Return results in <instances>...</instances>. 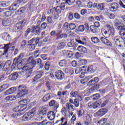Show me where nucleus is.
Wrapping results in <instances>:
<instances>
[{
	"label": "nucleus",
	"mask_w": 125,
	"mask_h": 125,
	"mask_svg": "<svg viewBox=\"0 0 125 125\" xmlns=\"http://www.w3.org/2000/svg\"><path fill=\"white\" fill-rule=\"evenodd\" d=\"M114 44H115V46H116L117 47H122V46H123L122 45V43H121V41H120L119 39H117L116 37H115L114 39Z\"/></svg>",
	"instance_id": "nucleus-29"
},
{
	"label": "nucleus",
	"mask_w": 125,
	"mask_h": 125,
	"mask_svg": "<svg viewBox=\"0 0 125 125\" xmlns=\"http://www.w3.org/2000/svg\"><path fill=\"white\" fill-rule=\"evenodd\" d=\"M66 109H67L68 111H70V109H71L72 111H74V105L71 104L70 103H67L66 104Z\"/></svg>",
	"instance_id": "nucleus-33"
},
{
	"label": "nucleus",
	"mask_w": 125,
	"mask_h": 125,
	"mask_svg": "<svg viewBox=\"0 0 125 125\" xmlns=\"http://www.w3.org/2000/svg\"><path fill=\"white\" fill-rule=\"evenodd\" d=\"M56 102V101H55V100H52L49 103V106L50 107H52V106H54V110H57V108L59 107V104H57Z\"/></svg>",
	"instance_id": "nucleus-20"
},
{
	"label": "nucleus",
	"mask_w": 125,
	"mask_h": 125,
	"mask_svg": "<svg viewBox=\"0 0 125 125\" xmlns=\"http://www.w3.org/2000/svg\"><path fill=\"white\" fill-rule=\"evenodd\" d=\"M107 15L110 19H114L115 18V15L114 14L107 13Z\"/></svg>",
	"instance_id": "nucleus-59"
},
{
	"label": "nucleus",
	"mask_w": 125,
	"mask_h": 125,
	"mask_svg": "<svg viewBox=\"0 0 125 125\" xmlns=\"http://www.w3.org/2000/svg\"><path fill=\"white\" fill-rule=\"evenodd\" d=\"M91 40L93 43H99L100 42V40L96 37H92L91 38Z\"/></svg>",
	"instance_id": "nucleus-36"
},
{
	"label": "nucleus",
	"mask_w": 125,
	"mask_h": 125,
	"mask_svg": "<svg viewBox=\"0 0 125 125\" xmlns=\"http://www.w3.org/2000/svg\"><path fill=\"white\" fill-rule=\"evenodd\" d=\"M18 6L19 5L16 3H13L11 6L10 7L9 10L11 11H15L17 10V8H18Z\"/></svg>",
	"instance_id": "nucleus-35"
},
{
	"label": "nucleus",
	"mask_w": 125,
	"mask_h": 125,
	"mask_svg": "<svg viewBox=\"0 0 125 125\" xmlns=\"http://www.w3.org/2000/svg\"><path fill=\"white\" fill-rule=\"evenodd\" d=\"M11 14H12V12L11 11H6L3 13L4 16H6V17H9L11 16Z\"/></svg>",
	"instance_id": "nucleus-52"
},
{
	"label": "nucleus",
	"mask_w": 125,
	"mask_h": 125,
	"mask_svg": "<svg viewBox=\"0 0 125 125\" xmlns=\"http://www.w3.org/2000/svg\"><path fill=\"white\" fill-rule=\"evenodd\" d=\"M11 65V61H10V60H8L6 62L3 67V70H5V71H7V73L9 72L8 74H10V73H11V71L9 70Z\"/></svg>",
	"instance_id": "nucleus-12"
},
{
	"label": "nucleus",
	"mask_w": 125,
	"mask_h": 125,
	"mask_svg": "<svg viewBox=\"0 0 125 125\" xmlns=\"http://www.w3.org/2000/svg\"><path fill=\"white\" fill-rule=\"evenodd\" d=\"M83 71V69L81 67L77 68L75 70V74H80L81 72Z\"/></svg>",
	"instance_id": "nucleus-60"
},
{
	"label": "nucleus",
	"mask_w": 125,
	"mask_h": 125,
	"mask_svg": "<svg viewBox=\"0 0 125 125\" xmlns=\"http://www.w3.org/2000/svg\"><path fill=\"white\" fill-rule=\"evenodd\" d=\"M65 3L66 5H72L75 3V0H65Z\"/></svg>",
	"instance_id": "nucleus-44"
},
{
	"label": "nucleus",
	"mask_w": 125,
	"mask_h": 125,
	"mask_svg": "<svg viewBox=\"0 0 125 125\" xmlns=\"http://www.w3.org/2000/svg\"><path fill=\"white\" fill-rule=\"evenodd\" d=\"M16 90V88L15 87H12L7 90L4 93V95H9L13 93Z\"/></svg>",
	"instance_id": "nucleus-21"
},
{
	"label": "nucleus",
	"mask_w": 125,
	"mask_h": 125,
	"mask_svg": "<svg viewBox=\"0 0 125 125\" xmlns=\"http://www.w3.org/2000/svg\"><path fill=\"white\" fill-rule=\"evenodd\" d=\"M35 120L38 121H42L43 120V117L41 115H37L36 117H35Z\"/></svg>",
	"instance_id": "nucleus-55"
},
{
	"label": "nucleus",
	"mask_w": 125,
	"mask_h": 125,
	"mask_svg": "<svg viewBox=\"0 0 125 125\" xmlns=\"http://www.w3.org/2000/svg\"><path fill=\"white\" fill-rule=\"evenodd\" d=\"M10 3V2H6L5 1H3L2 3V7H6V6H8Z\"/></svg>",
	"instance_id": "nucleus-53"
},
{
	"label": "nucleus",
	"mask_w": 125,
	"mask_h": 125,
	"mask_svg": "<svg viewBox=\"0 0 125 125\" xmlns=\"http://www.w3.org/2000/svg\"><path fill=\"white\" fill-rule=\"evenodd\" d=\"M111 6L109 8L110 11L112 12H115L118 10L119 8V4L117 3H112L111 4Z\"/></svg>",
	"instance_id": "nucleus-17"
},
{
	"label": "nucleus",
	"mask_w": 125,
	"mask_h": 125,
	"mask_svg": "<svg viewBox=\"0 0 125 125\" xmlns=\"http://www.w3.org/2000/svg\"><path fill=\"white\" fill-rule=\"evenodd\" d=\"M2 25L4 26V27H7V26H9V25H10V20L7 19L2 21Z\"/></svg>",
	"instance_id": "nucleus-32"
},
{
	"label": "nucleus",
	"mask_w": 125,
	"mask_h": 125,
	"mask_svg": "<svg viewBox=\"0 0 125 125\" xmlns=\"http://www.w3.org/2000/svg\"><path fill=\"white\" fill-rule=\"evenodd\" d=\"M98 82H99V78H98V77H95L88 82V84L89 85H94V84L97 83Z\"/></svg>",
	"instance_id": "nucleus-26"
},
{
	"label": "nucleus",
	"mask_w": 125,
	"mask_h": 125,
	"mask_svg": "<svg viewBox=\"0 0 125 125\" xmlns=\"http://www.w3.org/2000/svg\"><path fill=\"white\" fill-rule=\"evenodd\" d=\"M18 90L19 91L15 96H10V101H13L16 98H20V97H24L27 93H28V88L25 85H20L18 87Z\"/></svg>",
	"instance_id": "nucleus-2"
},
{
	"label": "nucleus",
	"mask_w": 125,
	"mask_h": 125,
	"mask_svg": "<svg viewBox=\"0 0 125 125\" xmlns=\"http://www.w3.org/2000/svg\"><path fill=\"white\" fill-rule=\"evenodd\" d=\"M77 115L78 117H82L83 115V111L79 110L78 111Z\"/></svg>",
	"instance_id": "nucleus-64"
},
{
	"label": "nucleus",
	"mask_w": 125,
	"mask_h": 125,
	"mask_svg": "<svg viewBox=\"0 0 125 125\" xmlns=\"http://www.w3.org/2000/svg\"><path fill=\"white\" fill-rule=\"evenodd\" d=\"M91 97L93 101H95V100H97V99H99V98H100V94H96L93 95L91 96Z\"/></svg>",
	"instance_id": "nucleus-42"
},
{
	"label": "nucleus",
	"mask_w": 125,
	"mask_h": 125,
	"mask_svg": "<svg viewBox=\"0 0 125 125\" xmlns=\"http://www.w3.org/2000/svg\"><path fill=\"white\" fill-rule=\"evenodd\" d=\"M66 64H67V61L65 60H62L59 62V65L61 67H65Z\"/></svg>",
	"instance_id": "nucleus-46"
},
{
	"label": "nucleus",
	"mask_w": 125,
	"mask_h": 125,
	"mask_svg": "<svg viewBox=\"0 0 125 125\" xmlns=\"http://www.w3.org/2000/svg\"><path fill=\"white\" fill-rule=\"evenodd\" d=\"M40 124L42 125H51L50 122H48L44 123V121H42V122H40Z\"/></svg>",
	"instance_id": "nucleus-61"
},
{
	"label": "nucleus",
	"mask_w": 125,
	"mask_h": 125,
	"mask_svg": "<svg viewBox=\"0 0 125 125\" xmlns=\"http://www.w3.org/2000/svg\"><path fill=\"white\" fill-rule=\"evenodd\" d=\"M90 29L94 34H97V33H98V29H97L94 25H91L90 26Z\"/></svg>",
	"instance_id": "nucleus-38"
},
{
	"label": "nucleus",
	"mask_w": 125,
	"mask_h": 125,
	"mask_svg": "<svg viewBox=\"0 0 125 125\" xmlns=\"http://www.w3.org/2000/svg\"><path fill=\"white\" fill-rule=\"evenodd\" d=\"M102 103L101 100H99L94 103L90 102L87 103V106L89 109H97L101 105Z\"/></svg>",
	"instance_id": "nucleus-6"
},
{
	"label": "nucleus",
	"mask_w": 125,
	"mask_h": 125,
	"mask_svg": "<svg viewBox=\"0 0 125 125\" xmlns=\"http://www.w3.org/2000/svg\"><path fill=\"white\" fill-rule=\"evenodd\" d=\"M17 67L18 69H19V70L22 69V70H23V67H22V62L21 61H19L18 63L16 62L15 67Z\"/></svg>",
	"instance_id": "nucleus-45"
},
{
	"label": "nucleus",
	"mask_w": 125,
	"mask_h": 125,
	"mask_svg": "<svg viewBox=\"0 0 125 125\" xmlns=\"http://www.w3.org/2000/svg\"><path fill=\"white\" fill-rule=\"evenodd\" d=\"M44 74V72L42 70L37 71L36 75L34 77V82H37V81L39 80V79H41L42 76H43Z\"/></svg>",
	"instance_id": "nucleus-16"
},
{
	"label": "nucleus",
	"mask_w": 125,
	"mask_h": 125,
	"mask_svg": "<svg viewBox=\"0 0 125 125\" xmlns=\"http://www.w3.org/2000/svg\"><path fill=\"white\" fill-rule=\"evenodd\" d=\"M52 95L50 94H47L45 95L43 97V98L42 99V101H43V102H46V101H48V100H49L50 98H52Z\"/></svg>",
	"instance_id": "nucleus-28"
},
{
	"label": "nucleus",
	"mask_w": 125,
	"mask_h": 125,
	"mask_svg": "<svg viewBox=\"0 0 125 125\" xmlns=\"http://www.w3.org/2000/svg\"><path fill=\"white\" fill-rule=\"evenodd\" d=\"M69 29L70 31L71 30H75L76 29V24L73 23H70L69 24Z\"/></svg>",
	"instance_id": "nucleus-49"
},
{
	"label": "nucleus",
	"mask_w": 125,
	"mask_h": 125,
	"mask_svg": "<svg viewBox=\"0 0 125 125\" xmlns=\"http://www.w3.org/2000/svg\"><path fill=\"white\" fill-rule=\"evenodd\" d=\"M47 25V24H46V22L42 23V24L41 25V29L42 30H44V29H45V28H46Z\"/></svg>",
	"instance_id": "nucleus-62"
},
{
	"label": "nucleus",
	"mask_w": 125,
	"mask_h": 125,
	"mask_svg": "<svg viewBox=\"0 0 125 125\" xmlns=\"http://www.w3.org/2000/svg\"><path fill=\"white\" fill-rule=\"evenodd\" d=\"M64 46H65V43L64 42L59 43L57 46L58 50L62 49V48H64Z\"/></svg>",
	"instance_id": "nucleus-48"
},
{
	"label": "nucleus",
	"mask_w": 125,
	"mask_h": 125,
	"mask_svg": "<svg viewBox=\"0 0 125 125\" xmlns=\"http://www.w3.org/2000/svg\"><path fill=\"white\" fill-rule=\"evenodd\" d=\"M40 40L41 38H33L28 42V43H29V48H30L31 51L35 50V48H36V45L39 44Z\"/></svg>",
	"instance_id": "nucleus-5"
},
{
	"label": "nucleus",
	"mask_w": 125,
	"mask_h": 125,
	"mask_svg": "<svg viewBox=\"0 0 125 125\" xmlns=\"http://www.w3.org/2000/svg\"><path fill=\"white\" fill-rule=\"evenodd\" d=\"M8 88V84H5L0 86V92L1 91H3V90H5V89H7Z\"/></svg>",
	"instance_id": "nucleus-43"
},
{
	"label": "nucleus",
	"mask_w": 125,
	"mask_h": 125,
	"mask_svg": "<svg viewBox=\"0 0 125 125\" xmlns=\"http://www.w3.org/2000/svg\"><path fill=\"white\" fill-rule=\"evenodd\" d=\"M75 41L76 42H78V43H80V44H83V45H84V44H86V42H86V39L84 38H83L82 39V41L80 39V36H77V38L75 40Z\"/></svg>",
	"instance_id": "nucleus-19"
},
{
	"label": "nucleus",
	"mask_w": 125,
	"mask_h": 125,
	"mask_svg": "<svg viewBox=\"0 0 125 125\" xmlns=\"http://www.w3.org/2000/svg\"><path fill=\"white\" fill-rule=\"evenodd\" d=\"M60 121L61 122V123L59 125H67L68 123V120L67 119L62 117L61 119V120H60Z\"/></svg>",
	"instance_id": "nucleus-34"
},
{
	"label": "nucleus",
	"mask_w": 125,
	"mask_h": 125,
	"mask_svg": "<svg viewBox=\"0 0 125 125\" xmlns=\"http://www.w3.org/2000/svg\"><path fill=\"white\" fill-rule=\"evenodd\" d=\"M47 117L50 121H53L55 118V113L52 111H49L47 113Z\"/></svg>",
	"instance_id": "nucleus-22"
},
{
	"label": "nucleus",
	"mask_w": 125,
	"mask_h": 125,
	"mask_svg": "<svg viewBox=\"0 0 125 125\" xmlns=\"http://www.w3.org/2000/svg\"><path fill=\"white\" fill-rule=\"evenodd\" d=\"M70 97H76L79 96V92L78 91L71 92L70 93Z\"/></svg>",
	"instance_id": "nucleus-47"
},
{
	"label": "nucleus",
	"mask_w": 125,
	"mask_h": 125,
	"mask_svg": "<svg viewBox=\"0 0 125 125\" xmlns=\"http://www.w3.org/2000/svg\"><path fill=\"white\" fill-rule=\"evenodd\" d=\"M1 37L2 40L6 41V42H9V41H11V36L7 33H2L1 34Z\"/></svg>",
	"instance_id": "nucleus-15"
},
{
	"label": "nucleus",
	"mask_w": 125,
	"mask_h": 125,
	"mask_svg": "<svg viewBox=\"0 0 125 125\" xmlns=\"http://www.w3.org/2000/svg\"><path fill=\"white\" fill-rule=\"evenodd\" d=\"M24 57V54L21 53L18 57V58H15L13 62V64L11 67V69L13 70L15 68V66L16 65V63H18L19 61H21V59Z\"/></svg>",
	"instance_id": "nucleus-8"
},
{
	"label": "nucleus",
	"mask_w": 125,
	"mask_h": 125,
	"mask_svg": "<svg viewBox=\"0 0 125 125\" xmlns=\"http://www.w3.org/2000/svg\"><path fill=\"white\" fill-rule=\"evenodd\" d=\"M55 76L57 80L61 81V80H63L64 78V73H63L62 71L60 70H57L55 73Z\"/></svg>",
	"instance_id": "nucleus-11"
},
{
	"label": "nucleus",
	"mask_w": 125,
	"mask_h": 125,
	"mask_svg": "<svg viewBox=\"0 0 125 125\" xmlns=\"http://www.w3.org/2000/svg\"><path fill=\"white\" fill-rule=\"evenodd\" d=\"M114 22L115 26L117 30H118V27L121 26V25H120L121 24V21H120V20H119V19H116L114 21Z\"/></svg>",
	"instance_id": "nucleus-41"
},
{
	"label": "nucleus",
	"mask_w": 125,
	"mask_h": 125,
	"mask_svg": "<svg viewBox=\"0 0 125 125\" xmlns=\"http://www.w3.org/2000/svg\"><path fill=\"white\" fill-rule=\"evenodd\" d=\"M95 7H97L98 9H100V10H104V7H105V5H104V3H100L98 4L97 3H95L94 5V8H95Z\"/></svg>",
	"instance_id": "nucleus-27"
},
{
	"label": "nucleus",
	"mask_w": 125,
	"mask_h": 125,
	"mask_svg": "<svg viewBox=\"0 0 125 125\" xmlns=\"http://www.w3.org/2000/svg\"><path fill=\"white\" fill-rule=\"evenodd\" d=\"M35 115V111L31 110L28 112L25 113L22 117V122H27V121H30Z\"/></svg>",
	"instance_id": "nucleus-7"
},
{
	"label": "nucleus",
	"mask_w": 125,
	"mask_h": 125,
	"mask_svg": "<svg viewBox=\"0 0 125 125\" xmlns=\"http://www.w3.org/2000/svg\"><path fill=\"white\" fill-rule=\"evenodd\" d=\"M23 21H21L19 23L16 24V26L15 27V32H18V31H20V30H22V28H23Z\"/></svg>",
	"instance_id": "nucleus-18"
},
{
	"label": "nucleus",
	"mask_w": 125,
	"mask_h": 125,
	"mask_svg": "<svg viewBox=\"0 0 125 125\" xmlns=\"http://www.w3.org/2000/svg\"><path fill=\"white\" fill-rule=\"evenodd\" d=\"M27 109V105L23 104L22 105H19L16 107H15L13 109L14 112H16L17 115L18 117H20V116H22L23 114H24V110Z\"/></svg>",
	"instance_id": "nucleus-4"
},
{
	"label": "nucleus",
	"mask_w": 125,
	"mask_h": 125,
	"mask_svg": "<svg viewBox=\"0 0 125 125\" xmlns=\"http://www.w3.org/2000/svg\"><path fill=\"white\" fill-rule=\"evenodd\" d=\"M108 112V109L105 108L99 109L97 112L94 113L95 117H103Z\"/></svg>",
	"instance_id": "nucleus-9"
},
{
	"label": "nucleus",
	"mask_w": 125,
	"mask_h": 125,
	"mask_svg": "<svg viewBox=\"0 0 125 125\" xmlns=\"http://www.w3.org/2000/svg\"><path fill=\"white\" fill-rule=\"evenodd\" d=\"M104 29H102L101 30L102 34L104 38L103 37H101L100 41L103 43L105 44V45L111 46L112 44L107 39V38H109L111 35L114 36V34H115V29H114V27L110 24H105L104 25Z\"/></svg>",
	"instance_id": "nucleus-1"
},
{
	"label": "nucleus",
	"mask_w": 125,
	"mask_h": 125,
	"mask_svg": "<svg viewBox=\"0 0 125 125\" xmlns=\"http://www.w3.org/2000/svg\"><path fill=\"white\" fill-rule=\"evenodd\" d=\"M37 64V61H35L33 57L28 58L27 60L26 64L23 66L22 70H27V69H33Z\"/></svg>",
	"instance_id": "nucleus-3"
},
{
	"label": "nucleus",
	"mask_w": 125,
	"mask_h": 125,
	"mask_svg": "<svg viewBox=\"0 0 125 125\" xmlns=\"http://www.w3.org/2000/svg\"><path fill=\"white\" fill-rule=\"evenodd\" d=\"M107 119L106 118H103L101 120L98 122V125H105V123H107Z\"/></svg>",
	"instance_id": "nucleus-39"
},
{
	"label": "nucleus",
	"mask_w": 125,
	"mask_h": 125,
	"mask_svg": "<svg viewBox=\"0 0 125 125\" xmlns=\"http://www.w3.org/2000/svg\"><path fill=\"white\" fill-rule=\"evenodd\" d=\"M79 32H83L84 31V25H81L78 27Z\"/></svg>",
	"instance_id": "nucleus-57"
},
{
	"label": "nucleus",
	"mask_w": 125,
	"mask_h": 125,
	"mask_svg": "<svg viewBox=\"0 0 125 125\" xmlns=\"http://www.w3.org/2000/svg\"><path fill=\"white\" fill-rule=\"evenodd\" d=\"M9 48L11 50H14V48H15L14 46H11V43L4 44L3 54H6L8 52V49H9Z\"/></svg>",
	"instance_id": "nucleus-13"
},
{
	"label": "nucleus",
	"mask_w": 125,
	"mask_h": 125,
	"mask_svg": "<svg viewBox=\"0 0 125 125\" xmlns=\"http://www.w3.org/2000/svg\"><path fill=\"white\" fill-rule=\"evenodd\" d=\"M74 105L75 107H78L80 105V103L77 99L74 100Z\"/></svg>",
	"instance_id": "nucleus-63"
},
{
	"label": "nucleus",
	"mask_w": 125,
	"mask_h": 125,
	"mask_svg": "<svg viewBox=\"0 0 125 125\" xmlns=\"http://www.w3.org/2000/svg\"><path fill=\"white\" fill-rule=\"evenodd\" d=\"M77 50L80 52H82V53H87V49L85 47L80 45L77 48Z\"/></svg>",
	"instance_id": "nucleus-25"
},
{
	"label": "nucleus",
	"mask_w": 125,
	"mask_h": 125,
	"mask_svg": "<svg viewBox=\"0 0 125 125\" xmlns=\"http://www.w3.org/2000/svg\"><path fill=\"white\" fill-rule=\"evenodd\" d=\"M85 73H87V72H90V73H93L94 72V69H93V66H89L88 67H86L84 70Z\"/></svg>",
	"instance_id": "nucleus-31"
},
{
	"label": "nucleus",
	"mask_w": 125,
	"mask_h": 125,
	"mask_svg": "<svg viewBox=\"0 0 125 125\" xmlns=\"http://www.w3.org/2000/svg\"><path fill=\"white\" fill-rule=\"evenodd\" d=\"M62 9L59 6H57L56 8H54L53 10V13L56 14H60L61 13Z\"/></svg>",
	"instance_id": "nucleus-30"
},
{
	"label": "nucleus",
	"mask_w": 125,
	"mask_h": 125,
	"mask_svg": "<svg viewBox=\"0 0 125 125\" xmlns=\"http://www.w3.org/2000/svg\"><path fill=\"white\" fill-rule=\"evenodd\" d=\"M32 33H34L35 35H38L41 33V26L38 25L37 26L33 25L32 28Z\"/></svg>",
	"instance_id": "nucleus-14"
},
{
	"label": "nucleus",
	"mask_w": 125,
	"mask_h": 125,
	"mask_svg": "<svg viewBox=\"0 0 125 125\" xmlns=\"http://www.w3.org/2000/svg\"><path fill=\"white\" fill-rule=\"evenodd\" d=\"M69 23L67 22H64V23L63 24V28L64 29V30H69Z\"/></svg>",
	"instance_id": "nucleus-51"
},
{
	"label": "nucleus",
	"mask_w": 125,
	"mask_h": 125,
	"mask_svg": "<svg viewBox=\"0 0 125 125\" xmlns=\"http://www.w3.org/2000/svg\"><path fill=\"white\" fill-rule=\"evenodd\" d=\"M67 45L68 47H73V48H76V47H77V45L72 42H69L67 43Z\"/></svg>",
	"instance_id": "nucleus-50"
},
{
	"label": "nucleus",
	"mask_w": 125,
	"mask_h": 125,
	"mask_svg": "<svg viewBox=\"0 0 125 125\" xmlns=\"http://www.w3.org/2000/svg\"><path fill=\"white\" fill-rule=\"evenodd\" d=\"M87 63V61L86 60L82 59L80 61L79 64L80 65H85Z\"/></svg>",
	"instance_id": "nucleus-58"
},
{
	"label": "nucleus",
	"mask_w": 125,
	"mask_h": 125,
	"mask_svg": "<svg viewBox=\"0 0 125 125\" xmlns=\"http://www.w3.org/2000/svg\"><path fill=\"white\" fill-rule=\"evenodd\" d=\"M22 71H24V72H26L25 73V77L26 78H31V76L33 73V70L31 68H28L26 70H22Z\"/></svg>",
	"instance_id": "nucleus-23"
},
{
	"label": "nucleus",
	"mask_w": 125,
	"mask_h": 125,
	"mask_svg": "<svg viewBox=\"0 0 125 125\" xmlns=\"http://www.w3.org/2000/svg\"><path fill=\"white\" fill-rule=\"evenodd\" d=\"M47 23L48 24H52L53 23V21L52 20V18L50 17H48L46 19Z\"/></svg>",
	"instance_id": "nucleus-56"
},
{
	"label": "nucleus",
	"mask_w": 125,
	"mask_h": 125,
	"mask_svg": "<svg viewBox=\"0 0 125 125\" xmlns=\"http://www.w3.org/2000/svg\"><path fill=\"white\" fill-rule=\"evenodd\" d=\"M68 36L66 33H62L59 36L58 39H66Z\"/></svg>",
	"instance_id": "nucleus-54"
},
{
	"label": "nucleus",
	"mask_w": 125,
	"mask_h": 125,
	"mask_svg": "<svg viewBox=\"0 0 125 125\" xmlns=\"http://www.w3.org/2000/svg\"><path fill=\"white\" fill-rule=\"evenodd\" d=\"M17 78H18V73L17 72H14L9 76V79L10 81H15L17 80Z\"/></svg>",
	"instance_id": "nucleus-24"
},
{
	"label": "nucleus",
	"mask_w": 125,
	"mask_h": 125,
	"mask_svg": "<svg viewBox=\"0 0 125 125\" xmlns=\"http://www.w3.org/2000/svg\"><path fill=\"white\" fill-rule=\"evenodd\" d=\"M117 30H120L119 32V35L122 36V38L123 40H125V25L121 24V26L117 27Z\"/></svg>",
	"instance_id": "nucleus-10"
},
{
	"label": "nucleus",
	"mask_w": 125,
	"mask_h": 125,
	"mask_svg": "<svg viewBox=\"0 0 125 125\" xmlns=\"http://www.w3.org/2000/svg\"><path fill=\"white\" fill-rule=\"evenodd\" d=\"M47 112V110L45 108H43V109H41L39 112V115H41V116H45V115H46Z\"/></svg>",
	"instance_id": "nucleus-40"
},
{
	"label": "nucleus",
	"mask_w": 125,
	"mask_h": 125,
	"mask_svg": "<svg viewBox=\"0 0 125 125\" xmlns=\"http://www.w3.org/2000/svg\"><path fill=\"white\" fill-rule=\"evenodd\" d=\"M64 71L66 74H69V75H73V74H74V69H73V68H65Z\"/></svg>",
	"instance_id": "nucleus-37"
}]
</instances>
